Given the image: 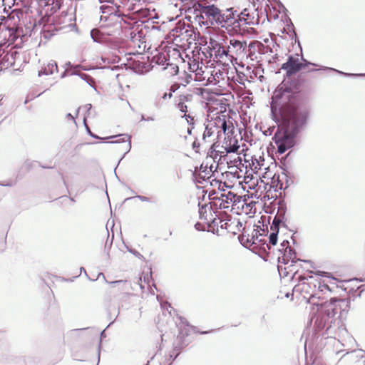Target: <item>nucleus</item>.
Instances as JSON below:
<instances>
[{"label":"nucleus","instance_id":"4c0bfd02","mask_svg":"<svg viewBox=\"0 0 365 365\" xmlns=\"http://www.w3.org/2000/svg\"><path fill=\"white\" fill-rule=\"evenodd\" d=\"M161 307H162L164 309L167 310V311L169 312V314H171V311H170V310H169V309H173V308H172V307L170 306V304H168V302H165L164 304H161Z\"/></svg>","mask_w":365,"mask_h":365},{"label":"nucleus","instance_id":"2eb2a0df","mask_svg":"<svg viewBox=\"0 0 365 365\" xmlns=\"http://www.w3.org/2000/svg\"><path fill=\"white\" fill-rule=\"evenodd\" d=\"M119 138L118 140H115V141H111L110 143H123V142H125V140L127 139L128 141V143L127 145V148H128V150L129 151L130 148H131V143H130V137L127 135V134H120V135H113V136H109V137H107L106 139H111V138Z\"/></svg>","mask_w":365,"mask_h":365},{"label":"nucleus","instance_id":"7c9ffc66","mask_svg":"<svg viewBox=\"0 0 365 365\" xmlns=\"http://www.w3.org/2000/svg\"><path fill=\"white\" fill-rule=\"evenodd\" d=\"M239 148L240 146L237 145V143H236L235 145L225 148V150L227 153H237Z\"/></svg>","mask_w":365,"mask_h":365},{"label":"nucleus","instance_id":"412c9836","mask_svg":"<svg viewBox=\"0 0 365 365\" xmlns=\"http://www.w3.org/2000/svg\"><path fill=\"white\" fill-rule=\"evenodd\" d=\"M185 335L187 336V332L184 334L183 331L181 330L180 331V334L177 337V341L175 342L177 344H178V342H180L181 346H186L189 344V340L186 339L185 338Z\"/></svg>","mask_w":365,"mask_h":365},{"label":"nucleus","instance_id":"a211bd4d","mask_svg":"<svg viewBox=\"0 0 365 365\" xmlns=\"http://www.w3.org/2000/svg\"><path fill=\"white\" fill-rule=\"evenodd\" d=\"M286 221L281 219L277 215H275L272 225H270V230H279V227L282 225L283 227H287L285 224Z\"/></svg>","mask_w":365,"mask_h":365},{"label":"nucleus","instance_id":"dca6fc26","mask_svg":"<svg viewBox=\"0 0 365 365\" xmlns=\"http://www.w3.org/2000/svg\"><path fill=\"white\" fill-rule=\"evenodd\" d=\"M287 206L284 200H279L277 207V212L276 215L279 217L281 219L287 221L286 218Z\"/></svg>","mask_w":365,"mask_h":365},{"label":"nucleus","instance_id":"4d7b16f0","mask_svg":"<svg viewBox=\"0 0 365 365\" xmlns=\"http://www.w3.org/2000/svg\"><path fill=\"white\" fill-rule=\"evenodd\" d=\"M85 107L89 110L91 108L92 106L91 104H86Z\"/></svg>","mask_w":365,"mask_h":365},{"label":"nucleus","instance_id":"09e8293b","mask_svg":"<svg viewBox=\"0 0 365 365\" xmlns=\"http://www.w3.org/2000/svg\"><path fill=\"white\" fill-rule=\"evenodd\" d=\"M154 120H155V118L153 116H148L146 118V121H154Z\"/></svg>","mask_w":365,"mask_h":365},{"label":"nucleus","instance_id":"49530a36","mask_svg":"<svg viewBox=\"0 0 365 365\" xmlns=\"http://www.w3.org/2000/svg\"><path fill=\"white\" fill-rule=\"evenodd\" d=\"M66 118H68V120H71L72 121H73L74 123L76 122L75 121V118L71 114V113H68L66 115Z\"/></svg>","mask_w":365,"mask_h":365},{"label":"nucleus","instance_id":"4be33fe9","mask_svg":"<svg viewBox=\"0 0 365 365\" xmlns=\"http://www.w3.org/2000/svg\"><path fill=\"white\" fill-rule=\"evenodd\" d=\"M80 78L82 80L85 81L91 87L96 90L95 86V81L91 76L83 73L80 75Z\"/></svg>","mask_w":365,"mask_h":365},{"label":"nucleus","instance_id":"338daca9","mask_svg":"<svg viewBox=\"0 0 365 365\" xmlns=\"http://www.w3.org/2000/svg\"><path fill=\"white\" fill-rule=\"evenodd\" d=\"M103 19H104V21H106V19H107V18H106V16H105V17H103V16H101V20L102 21Z\"/></svg>","mask_w":365,"mask_h":365},{"label":"nucleus","instance_id":"bb28decb","mask_svg":"<svg viewBox=\"0 0 365 365\" xmlns=\"http://www.w3.org/2000/svg\"><path fill=\"white\" fill-rule=\"evenodd\" d=\"M259 44V43L258 42H251L249 46H247V53L245 55V56L247 57H250L252 58V56L255 53V48L256 46V45H258ZM260 45H262L260 43Z\"/></svg>","mask_w":365,"mask_h":365},{"label":"nucleus","instance_id":"37998d69","mask_svg":"<svg viewBox=\"0 0 365 365\" xmlns=\"http://www.w3.org/2000/svg\"><path fill=\"white\" fill-rule=\"evenodd\" d=\"M281 246H282V247H285V248H286L285 250H287V249H288V247H290L289 246V242H288L287 240H284V241L282 242Z\"/></svg>","mask_w":365,"mask_h":365},{"label":"nucleus","instance_id":"864d4df0","mask_svg":"<svg viewBox=\"0 0 365 365\" xmlns=\"http://www.w3.org/2000/svg\"><path fill=\"white\" fill-rule=\"evenodd\" d=\"M4 51L2 49V47L0 46V58L2 57L3 53Z\"/></svg>","mask_w":365,"mask_h":365},{"label":"nucleus","instance_id":"4468645a","mask_svg":"<svg viewBox=\"0 0 365 365\" xmlns=\"http://www.w3.org/2000/svg\"><path fill=\"white\" fill-rule=\"evenodd\" d=\"M295 257L296 253L294 250L291 247H288L287 250H285L284 255L282 257H279V262L284 264H287L289 261H291L292 263H294Z\"/></svg>","mask_w":365,"mask_h":365},{"label":"nucleus","instance_id":"393cba45","mask_svg":"<svg viewBox=\"0 0 365 365\" xmlns=\"http://www.w3.org/2000/svg\"><path fill=\"white\" fill-rule=\"evenodd\" d=\"M215 128V127H214V125H212V124L207 125L205 127V130L203 135H202V139L205 140L207 138L211 137L215 132V130H214Z\"/></svg>","mask_w":365,"mask_h":365},{"label":"nucleus","instance_id":"f704fd0d","mask_svg":"<svg viewBox=\"0 0 365 365\" xmlns=\"http://www.w3.org/2000/svg\"><path fill=\"white\" fill-rule=\"evenodd\" d=\"M182 118H185L188 124L194 125V117L191 116L190 114H184Z\"/></svg>","mask_w":365,"mask_h":365},{"label":"nucleus","instance_id":"9b49d317","mask_svg":"<svg viewBox=\"0 0 365 365\" xmlns=\"http://www.w3.org/2000/svg\"><path fill=\"white\" fill-rule=\"evenodd\" d=\"M24 31L19 27H13L8 29V41L9 43H14L19 38L22 39Z\"/></svg>","mask_w":365,"mask_h":365},{"label":"nucleus","instance_id":"a878e982","mask_svg":"<svg viewBox=\"0 0 365 365\" xmlns=\"http://www.w3.org/2000/svg\"><path fill=\"white\" fill-rule=\"evenodd\" d=\"M192 66H196L197 68H195V81H201L202 80L205 79L204 77H202V73H204L202 69V67L201 66L200 68L199 67V65L198 64H196L195 63Z\"/></svg>","mask_w":365,"mask_h":365},{"label":"nucleus","instance_id":"79ce46f5","mask_svg":"<svg viewBox=\"0 0 365 365\" xmlns=\"http://www.w3.org/2000/svg\"><path fill=\"white\" fill-rule=\"evenodd\" d=\"M172 96H173V95H172V93H171V92H170V93H165L163 95L162 98H163V99H164V100H165V99H167V98H169V99H170V98H172Z\"/></svg>","mask_w":365,"mask_h":365},{"label":"nucleus","instance_id":"6ab92c4d","mask_svg":"<svg viewBox=\"0 0 365 365\" xmlns=\"http://www.w3.org/2000/svg\"><path fill=\"white\" fill-rule=\"evenodd\" d=\"M210 209L211 210V207H208L207 204H203L200 205L199 204V215L200 219L202 220H207V210Z\"/></svg>","mask_w":365,"mask_h":365},{"label":"nucleus","instance_id":"9d476101","mask_svg":"<svg viewBox=\"0 0 365 365\" xmlns=\"http://www.w3.org/2000/svg\"><path fill=\"white\" fill-rule=\"evenodd\" d=\"M214 127L220 128L223 133L229 134L232 133L233 125L230 120H226V115H222V117H217L215 119Z\"/></svg>","mask_w":365,"mask_h":365},{"label":"nucleus","instance_id":"c9c22d12","mask_svg":"<svg viewBox=\"0 0 365 365\" xmlns=\"http://www.w3.org/2000/svg\"><path fill=\"white\" fill-rule=\"evenodd\" d=\"M183 30H185L184 33L186 34L187 36L191 38L193 34H195V31L192 29H185L183 28Z\"/></svg>","mask_w":365,"mask_h":365},{"label":"nucleus","instance_id":"a18cd8bd","mask_svg":"<svg viewBox=\"0 0 365 365\" xmlns=\"http://www.w3.org/2000/svg\"><path fill=\"white\" fill-rule=\"evenodd\" d=\"M195 227L197 230H204V229L202 228V225H201V224L200 222H197L195 225Z\"/></svg>","mask_w":365,"mask_h":365},{"label":"nucleus","instance_id":"7ed1b4c3","mask_svg":"<svg viewBox=\"0 0 365 365\" xmlns=\"http://www.w3.org/2000/svg\"><path fill=\"white\" fill-rule=\"evenodd\" d=\"M195 19L199 24L207 26H220L230 30L232 24V7L224 10L220 9L215 4L203 5L198 4L195 9Z\"/></svg>","mask_w":365,"mask_h":365},{"label":"nucleus","instance_id":"b1692460","mask_svg":"<svg viewBox=\"0 0 365 365\" xmlns=\"http://www.w3.org/2000/svg\"><path fill=\"white\" fill-rule=\"evenodd\" d=\"M324 70H329V71H334V72H337L341 75H344L345 76H354V77H356V76H365V73H344V72H342V71H338L335 68H329V67H324Z\"/></svg>","mask_w":365,"mask_h":365},{"label":"nucleus","instance_id":"6e6552de","mask_svg":"<svg viewBox=\"0 0 365 365\" xmlns=\"http://www.w3.org/2000/svg\"><path fill=\"white\" fill-rule=\"evenodd\" d=\"M215 51V56L220 61H224L225 63L227 61L232 63V60L230 56L228 45L224 46L222 43H216L213 47Z\"/></svg>","mask_w":365,"mask_h":365},{"label":"nucleus","instance_id":"f3484780","mask_svg":"<svg viewBox=\"0 0 365 365\" xmlns=\"http://www.w3.org/2000/svg\"><path fill=\"white\" fill-rule=\"evenodd\" d=\"M91 36L94 42L103 43L104 41V36L98 29L91 31Z\"/></svg>","mask_w":365,"mask_h":365},{"label":"nucleus","instance_id":"f8f14e48","mask_svg":"<svg viewBox=\"0 0 365 365\" xmlns=\"http://www.w3.org/2000/svg\"><path fill=\"white\" fill-rule=\"evenodd\" d=\"M55 72H58V66L55 61L51 60L48 63L46 66L38 71V76L52 75Z\"/></svg>","mask_w":365,"mask_h":365},{"label":"nucleus","instance_id":"774afa93","mask_svg":"<svg viewBox=\"0 0 365 365\" xmlns=\"http://www.w3.org/2000/svg\"><path fill=\"white\" fill-rule=\"evenodd\" d=\"M171 92H175L176 91V88H174L173 87H171Z\"/></svg>","mask_w":365,"mask_h":365},{"label":"nucleus","instance_id":"20e7f679","mask_svg":"<svg viewBox=\"0 0 365 365\" xmlns=\"http://www.w3.org/2000/svg\"><path fill=\"white\" fill-rule=\"evenodd\" d=\"M232 24L230 29L235 34H242L247 30V26H255L259 23L258 15L255 14V11L250 12L247 9L238 11L232 7Z\"/></svg>","mask_w":365,"mask_h":365},{"label":"nucleus","instance_id":"13d9d810","mask_svg":"<svg viewBox=\"0 0 365 365\" xmlns=\"http://www.w3.org/2000/svg\"><path fill=\"white\" fill-rule=\"evenodd\" d=\"M192 128H193V127H192V128H187V133H188L189 135H190V134H191V133H192Z\"/></svg>","mask_w":365,"mask_h":365},{"label":"nucleus","instance_id":"2f4dec72","mask_svg":"<svg viewBox=\"0 0 365 365\" xmlns=\"http://www.w3.org/2000/svg\"><path fill=\"white\" fill-rule=\"evenodd\" d=\"M82 68L81 65H76L74 66L72 69L70 71V75H76L80 77L81 74H83V73H81L78 71V68Z\"/></svg>","mask_w":365,"mask_h":365},{"label":"nucleus","instance_id":"680f3d73","mask_svg":"<svg viewBox=\"0 0 365 365\" xmlns=\"http://www.w3.org/2000/svg\"><path fill=\"white\" fill-rule=\"evenodd\" d=\"M83 272L86 275H87L86 271L83 267H81V272Z\"/></svg>","mask_w":365,"mask_h":365},{"label":"nucleus","instance_id":"a19ab883","mask_svg":"<svg viewBox=\"0 0 365 365\" xmlns=\"http://www.w3.org/2000/svg\"><path fill=\"white\" fill-rule=\"evenodd\" d=\"M68 75H70L69 69L68 68H65V71L61 75V78H64Z\"/></svg>","mask_w":365,"mask_h":365},{"label":"nucleus","instance_id":"69168bd1","mask_svg":"<svg viewBox=\"0 0 365 365\" xmlns=\"http://www.w3.org/2000/svg\"><path fill=\"white\" fill-rule=\"evenodd\" d=\"M181 322H182V323H183V324H184V323H185V322H186V320H185V319H184V318H181Z\"/></svg>","mask_w":365,"mask_h":365},{"label":"nucleus","instance_id":"58836bf2","mask_svg":"<svg viewBox=\"0 0 365 365\" xmlns=\"http://www.w3.org/2000/svg\"><path fill=\"white\" fill-rule=\"evenodd\" d=\"M128 251L130 252H131L132 254H133L135 257H137L140 259L143 258V255L140 253H139L138 251H136L135 250H132V249H129Z\"/></svg>","mask_w":365,"mask_h":365},{"label":"nucleus","instance_id":"052dcab7","mask_svg":"<svg viewBox=\"0 0 365 365\" xmlns=\"http://www.w3.org/2000/svg\"><path fill=\"white\" fill-rule=\"evenodd\" d=\"M101 276H102L103 277V279L106 280V277H105L103 273H102V272L99 273L98 278H99Z\"/></svg>","mask_w":365,"mask_h":365},{"label":"nucleus","instance_id":"c03bdc74","mask_svg":"<svg viewBox=\"0 0 365 365\" xmlns=\"http://www.w3.org/2000/svg\"><path fill=\"white\" fill-rule=\"evenodd\" d=\"M73 66H73L70 61L66 62V63H65V65H64V67H65L66 68H68V69H69V71L72 69V68H73Z\"/></svg>","mask_w":365,"mask_h":365},{"label":"nucleus","instance_id":"0e129e2a","mask_svg":"<svg viewBox=\"0 0 365 365\" xmlns=\"http://www.w3.org/2000/svg\"><path fill=\"white\" fill-rule=\"evenodd\" d=\"M141 120H146V118L145 117L144 115H141Z\"/></svg>","mask_w":365,"mask_h":365},{"label":"nucleus","instance_id":"39448f33","mask_svg":"<svg viewBox=\"0 0 365 365\" xmlns=\"http://www.w3.org/2000/svg\"><path fill=\"white\" fill-rule=\"evenodd\" d=\"M304 63H300L298 58H295L292 56H289L287 58V62L284 63L281 69L286 71L287 76L289 77L297 72L305 68L308 65L316 66L315 63L307 61L302 58Z\"/></svg>","mask_w":365,"mask_h":365},{"label":"nucleus","instance_id":"c756f323","mask_svg":"<svg viewBox=\"0 0 365 365\" xmlns=\"http://www.w3.org/2000/svg\"><path fill=\"white\" fill-rule=\"evenodd\" d=\"M183 82L185 83L184 86L190 83L192 80H195V78L192 77V74L187 73L185 71L184 72V78H182Z\"/></svg>","mask_w":365,"mask_h":365},{"label":"nucleus","instance_id":"1a4fd4ad","mask_svg":"<svg viewBox=\"0 0 365 365\" xmlns=\"http://www.w3.org/2000/svg\"><path fill=\"white\" fill-rule=\"evenodd\" d=\"M19 56V53L16 51L6 53L0 58L1 70L7 69L10 67L14 66L16 60Z\"/></svg>","mask_w":365,"mask_h":365},{"label":"nucleus","instance_id":"f03ea898","mask_svg":"<svg viewBox=\"0 0 365 365\" xmlns=\"http://www.w3.org/2000/svg\"><path fill=\"white\" fill-rule=\"evenodd\" d=\"M313 285L315 290L311 294L309 302L317 305V310L315 316L311 319V322H314V327L319 331L325 327L328 330L331 328V324L335 322V316L339 309H341L342 304H346L347 302L345 299H337L336 298H331L329 301L325 302H316L315 299L321 298L322 282L316 280Z\"/></svg>","mask_w":365,"mask_h":365},{"label":"nucleus","instance_id":"72a5a7b5","mask_svg":"<svg viewBox=\"0 0 365 365\" xmlns=\"http://www.w3.org/2000/svg\"><path fill=\"white\" fill-rule=\"evenodd\" d=\"M86 118H84V119H83V123H84V125H85V127H86V129L87 133H88V135H89L90 136H91L92 138H96V139H99V138H101L99 136H98L97 135H96V134L93 133V132H91V130H90L89 127L88 126V125H87V124H86Z\"/></svg>","mask_w":365,"mask_h":365},{"label":"nucleus","instance_id":"8fccbe9b","mask_svg":"<svg viewBox=\"0 0 365 365\" xmlns=\"http://www.w3.org/2000/svg\"><path fill=\"white\" fill-rule=\"evenodd\" d=\"M199 146H200V144L198 143H197L196 141L193 142V143H192L193 148H198Z\"/></svg>","mask_w":365,"mask_h":365},{"label":"nucleus","instance_id":"e2e57ef3","mask_svg":"<svg viewBox=\"0 0 365 365\" xmlns=\"http://www.w3.org/2000/svg\"><path fill=\"white\" fill-rule=\"evenodd\" d=\"M175 70V72L177 73L178 71V67L177 66H173V68Z\"/></svg>","mask_w":365,"mask_h":365},{"label":"nucleus","instance_id":"ddd939ff","mask_svg":"<svg viewBox=\"0 0 365 365\" xmlns=\"http://www.w3.org/2000/svg\"><path fill=\"white\" fill-rule=\"evenodd\" d=\"M221 200L224 203L232 202L236 205L240 202L241 197L232 192H228L227 194L221 195Z\"/></svg>","mask_w":365,"mask_h":365},{"label":"nucleus","instance_id":"e433bc0d","mask_svg":"<svg viewBox=\"0 0 365 365\" xmlns=\"http://www.w3.org/2000/svg\"><path fill=\"white\" fill-rule=\"evenodd\" d=\"M321 288L322 289V293H327V292H331L330 287L324 282H322Z\"/></svg>","mask_w":365,"mask_h":365},{"label":"nucleus","instance_id":"f257e3e1","mask_svg":"<svg viewBox=\"0 0 365 365\" xmlns=\"http://www.w3.org/2000/svg\"><path fill=\"white\" fill-rule=\"evenodd\" d=\"M297 89L284 81L274 92L273 98L281 100L284 104L280 109L281 124L273 140L279 154L284 153L297 143V136L309 123L311 108L304 103H297Z\"/></svg>","mask_w":365,"mask_h":365},{"label":"nucleus","instance_id":"603ef678","mask_svg":"<svg viewBox=\"0 0 365 365\" xmlns=\"http://www.w3.org/2000/svg\"><path fill=\"white\" fill-rule=\"evenodd\" d=\"M194 67L195 66L192 67L191 65H190V66H189L190 71L192 72H195V69L194 68Z\"/></svg>","mask_w":365,"mask_h":365},{"label":"nucleus","instance_id":"0eeeda50","mask_svg":"<svg viewBox=\"0 0 365 365\" xmlns=\"http://www.w3.org/2000/svg\"><path fill=\"white\" fill-rule=\"evenodd\" d=\"M339 362L341 364H364L365 363V351L362 349L353 350L344 354L340 359Z\"/></svg>","mask_w":365,"mask_h":365},{"label":"nucleus","instance_id":"ea45409f","mask_svg":"<svg viewBox=\"0 0 365 365\" xmlns=\"http://www.w3.org/2000/svg\"><path fill=\"white\" fill-rule=\"evenodd\" d=\"M136 197L142 202H150V198L144 195H137Z\"/></svg>","mask_w":365,"mask_h":365},{"label":"nucleus","instance_id":"5fc2aeb1","mask_svg":"<svg viewBox=\"0 0 365 365\" xmlns=\"http://www.w3.org/2000/svg\"><path fill=\"white\" fill-rule=\"evenodd\" d=\"M212 330H211V331H201V332H200V333L201 334H208V333L212 332Z\"/></svg>","mask_w":365,"mask_h":365},{"label":"nucleus","instance_id":"423d86ee","mask_svg":"<svg viewBox=\"0 0 365 365\" xmlns=\"http://www.w3.org/2000/svg\"><path fill=\"white\" fill-rule=\"evenodd\" d=\"M230 56L233 61L238 58H244L247 53V43L237 39H230L228 44Z\"/></svg>","mask_w":365,"mask_h":365},{"label":"nucleus","instance_id":"473e14b6","mask_svg":"<svg viewBox=\"0 0 365 365\" xmlns=\"http://www.w3.org/2000/svg\"><path fill=\"white\" fill-rule=\"evenodd\" d=\"M100 10H101V12L102 14H112V7L109 6H101L100 7Z\"/></svg>","mask_w":365,"mask_h":365},{"label":"nucleus","instance_id":"cd10ccee","mask_svg":"<svg viewBox=\"0 0 365 365\" xmlns=\"http://www.w3.org/2000/svg\"><path fill=\"white\" fill-rule=\"evenodd\" d=\"M272 232L269 237V242L271 245H275L277 243V237L279 230H271Z\"/></svg>","mask_w":365,"mask_h":365},{"label":"nucleus","instance_id":"6e6d98bb","mask_svg":"<svg viewBox=\"0 0 365 365\" xmlns=\"http://www.w3.org/2000/svg\"><path fill=\"white\" fill-rule=\"evenodd\" d=\"M86 329L85 328L84 329H73L71 330L72 332H75V331H81V330H84Z\"/></svg>","mask_w":365,"mask_h":365},{"label":"nucleus","instance_id":"c85d7f7f","mask_svg":"<svg viewBox=\"0 0 365 365\" xmlns=\"http://www.w3.org/2000/svg\"><path fill=\"white\" fill-rule=\"evenodd\" d=\"M130 0H115L114 5L117 9H119L121 6H129Z\"/></svg>","mask_w":365,"mask_h":365},{"label":"nucleus","instance_id":"aec40b11","mask_svg":"<svg viewBox=\"0 0 365 365\" xmlns=\"http://www.w3.org/2000/svg\"><path fill=\"white\" fill-rule=\"evenodd\" d=\"M227 225V222L223 223V221L222 220L214 218L213 220H211V222L210 223H208V227L214 228L215 226L217 227H218L220 226V228L223 229V228H226ZM217 229L218 230V228H217Z\"/></svg>","mask_w":365,"mask_h":365},{"label":"nucleus","instance_id":"de8ad7c7","mask_svg":"<svg viewBox=\"0 0 365 365\" xmlns=\"http://www.w3.org/2000/svg\"><path fill=\"white\" fill-rule=\"evenodd\" d=\"M100 3L107 2V3H111L114 4L115 2V0H98Z\"/></svg>","mask_w":365,"mask_h":365},{"label":"nucleus","instance_id":"3c124183","mask_svg":"<svg viewBox=\"0 0 365 365\" xmlns=\"http://www.w3.org/2000/svg\"><path fill=\"white\" fill-rule=\"evenodd\" d=\"M122 282H123L122 280H118V281L110 282L109 283L110 284H120V283H122Z\"/></svg>","mask_w":365,"mask_h":365},{"label":"nucleus","instance_id":"bf43d9fd","mask_svg":"<svg viewBox=\"0 0 365 365\" xmlns=\"http://www.w3.org/2000/svg\"><path fill=\"white\" fill-rule=\"evenodd\" d=\"M178 353H176V354L174 355V356H173V354H170V358H173V360H174V359L178 356Z\"/></svg>","mask_w":365,"mask_h":365},{"label":"nucleus","instance_id":"5701e85b","mask_svg":"<svg viewBox=\"0 0 365 365\" xmlns=\"http://www.w3.org/2000/svg\"><path fill=\"white\" fill-rule=\"evenodd\" d=\"M186 96H183L180 97V102L177 104V108L182 113L186 114L187 111V106L185 104V101L186 100Z\"/></svg>","mask_w":365,"mask_h":365}]
</instances>
